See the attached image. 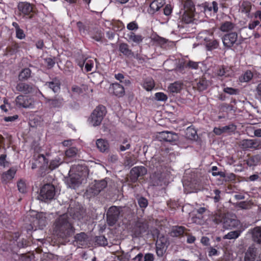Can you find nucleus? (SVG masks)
I'll list each match as a JSON object with an SVG mask.
<instances>
[{
	"instance_id": "obj_43",
	"label": "nucleus",
	"mask_w": 261,
	"mask_h": 261,
	"mask_svg": "<svg viewBox=\"0 0 261 261\" xmlns=\"http://www.w3.org/2000/svg\"><path fill=\"white\" fill-rule=\"evenodd\" d=\"M68 184L70 188L75 189L79 187L80 182L78 178L72 177L68 180Z\"/></svg>"
},
{
	"instance_id": "obj_2",
	"label": "nucleus",
	"mask_w": 261,
	"mask_h": 261,
	"mask_svg": "<svg viewBox=\"0 0 261 261\" xmlns=\"http://www.w3.org/2000/svg\"><path fill=\"white\" fill-rule=\"evenodd\" d=\"M18 15L25 19H31L36 14L35 6L28 2H19L17 6Z\"/></svg>"
},
{
	"instance_id": "obj_23",
	"label": "nucleus",
	"mask_w": 261,
	"mask_h": 261,
	"mask_svg": "<svg viewBox=\"0 0 261 261\" xmlns=\"http://www.w3.org/2000/svg\"><path fill=\"white\" fill-rule=\"evenodd\" d=\"M107 186V182L103 179L99 181H95L92 189L94 190L93 192L95 194H98L101 191Z\"/></svg>"
},
{
	"instance_id": "obj_44",
	"label": "nucleus",
	"mask_w": 261,
	"mask_h": 261,
	"mask_svg": "<svg viewBox=\"0 0 261 261\" xmlns=\"http://www.w3.org/2000/svg\"><path fill=\"white\" fill-rule=\"evenodd\" d=\"M77 153V148L76 147H72L68 148L65 151V155L67 158H74L76 156Z\"/></svg>"
},
{
	"instance_id": "obj_38",
	"label": "nucleus",
	"mask_w": 261,
	"mask_h": 261,
	"mask_svg": "<svg viewBox=\"0 0 261 261\" xmlns=\"http://www.w3.org/2000/svg\"><path fill=\"white\" fill-rule=\"evenodd\" d=\"M251 3L247 1H243L241 6L242 12L245 13H249L251 11Z\"/></svg>"
},
{
	"instance_id": "obj_64",
	"label": "nucleus",
	"mask_w": 261,
	"mask_h": 261,
	"mask_svg": "<svg viewBox=\"0 0 261 261\" xmlns=\"http://www.w3.org/2000/svg\"><path fill=\"white\" fill-rule=\"evenodd\" d=\"M198 67V65L197 62L189 61L188 63H186V68H189L193 69H196Z\"/></svg>"
},
{
	"instance_id": "obj_56",
	"label": "nucleus",
	"mask_w": 261,
	"mask_h": 261,
	"mask_svg": "<svg viewBox=\"0 0 261 261\" xmlns=\"http://www.w3.org/2000/svg\"><path fill=\"white\" fill-rule=\"evenodd\" d=\"M86 60L87 58L84 56L82 55L76 59V62L79 67L83 68L85 64Z\"/></svg>"
},
{
	"instance_id": "obj_41",
	"label": "nucleus",
	"mask_w": 261,
	"mask_h": 261,
	"mask_svg": "<svg viewBox=\"0 0 261 261\" xmlns=\"http://www.w3.org/2000/svg\"><path fill=\"white\" fill-rule=\"evenodd\" d=\"M115 79L119 81L122 84L125 85H128L130 84V82L129 80L125 79L124 75L122 73H119L115 74Z\"/></svg>"
},
{
	"instance_id": "obj_61",
	"label": "nucleus",
	"mask_w": 261,
	"mask_h": 261,
	"mask_svg": "<svg viewBox=\"0 0 261 261\" xmlns=\"http://www.w3.org/2000/svg\"><path fill=\"white\" fill-rule=\"evenodd\" d=\"M253 73L250 70H247L243 75V80L244 82H249L253 77Z\"/></svg>"
},
{
	"instance_id": "obj_59",
	"label": "nucleus",
	"mask_w": 261,
	"mask_h": 261,
	"mask_svg": "<svg viewBox=\"0 0 261 261\" xmlns=\"http://www.w3.org/2000/svg\"><path fill=\"white\" fill-rule=\"evenodd\" d=\"M141 227L142 226L141 224L137 223L136 224L135 227L133 229L134 234L136 237H139L141 234Z\"/></svg>"
},
{
	"instance_id": "obj_24",
	"label": "nucleus",
	"mask_w": 261,
	"mask_h": 261,
	"mask_svg": "<svg viewBox=\"0 0 261 261\" xmlns=\"http://www.w3.org/2000/svg\"><path fill=\"white\" fill-rule=\"evenodd\" d=\"M252 238L254 242L261 245V226L255 227L252 229Z\"/></svg>"
},
{
	"instance_id": "obj_19",
	"label": "nucleus",
	"mask_w": 261,
	"mask_h": 261,
	"mask_svg": "<svg viewBox=\"0 0 261 261\" xmlns=\"http://www.w3.org/2000/svg\"><path fill=\"white\" fill-rule=\"evenodd\" d=\"M47 102L51 108H58L62 107L65 101L61 97H55L54 98L48 99Z\"/></svg>"
},
{
	"instance_id": "obj_17",
	"label": "nucleus",
	"mask_w": 261,
	"mask_h": 261,
	"mask_svg": "<svg viewBox=\"0 0 261 261\" xmlns=\"http://www.w3.org/2000/svg\"><path fill=\"white\" fill-rule=\"evenodd\" d=\"M236 129V126L231 123L222 127H215L214 128L213 132L216 135H221L223 133H233Z\"/></svg>"
},
{
	"instance_id": "obj_14",
	"label": "nucleus",
	"mask_w": 261,
	"mask_h": 261,
	"mask_svg": "<svg viewBox=\"0 0 261 261\" xmlns=\"http://www.w3.org/2000/svg\"><path fill=\"white\" fill-rule=\"evenodd\" d=\"M16 90L24 94H28L33 93L35 91V86L33 84L19 82L17 83L16 86Z\"/></svg>"
},
{
	"instance_id": "obj_35",
	"label": "nucleus",
	"mask_w": 261,
	"mask_h": 261,
	"mask_svg": "<svg viewBox=\"0 0 261 261\" xmlns=\"http://www.w3.org/2000/svg\"><path fill=\"white\" fill-rule=\"evenodd\" d=\"M207 81L205 78H201L197 83V87L199 91H202L207 88Z\"/></svg>"
},
{
	"instance_id": "obj_52",
	"label": "nucleus",
	"mask_w": 261,
	"mask_h": 261,
	"mask_svg": "<svg viewBox=\"0 0 261 261\" xmlns=\"http://www.w3.org/2000/svg\"><path fill=\"white\" fill-rule=\"evenodd\" d=\"M224 219V215L221 213H216L214 215L213 220L217 224H219L223 222Z\"/></svg>"
},
{
	"instance_id": "obj_16",
	"label": "nucleus",
	"mask_w": 261,
	"mask_h": 261,
	"mask_svg": "<svg viewBox=\"0 0 261 261\" xmlns=\"http://www.w3.org/2000/svg\"><path fill=\"white\" fill-rule=\"evenodd\" d=\"M217 74L223 80L224 77H230L233 75V71L232 69L228 66H221L217 70Z\"/></svg>"
},
{
	"instance_id": "obj_29",
	"label": "nucleus",
	"mask_w": 261,
	"mask_h": 261,
	"mask_svg": "<svg viewBox=\"0 0 261 261\" xmlns=\"http://www.w3.org/2000/svg\"><path fill=\"white\" fill-rule=\"evenodd\" d=\"M142 87L148 91H151L155 86L154 82L151 77L146 78L142 84Z\"/></svg>"
},
{
	"instance_id": "obj_22",
	"label": "nucleus",
	"mask_w": 261,
	"mask_h": 261,
	"mask_svg": "<svg viewBox=\"0 0 261 261\" xmlns=\"http://www.w3.org/2000/svg\"><path fill=\"white\" fill-rule=\"evenodd\" d=\"M127 41L129 42H134L137 44L141 43L144 39V37L140 34H136L133 32H130L127 34Z\"/></svg>"
},
{
	"instance_id": "obj_49",
	"label": "nucleus",
	"mask_w": 261,
	"mask_h": 261,
	"mask_svg": "<svg viewBox=\"0 0 261 261\" xmlns=\"http://www.w3.org/2000/svg\"><path fill=\"white\" fill-rule=\"evenodd\" d=\"M238 207L243 210H248L251 207V204L250 202L243 201L237 204Z\"/></svg>"
},
{
	"instance_id": "obj_47",
	"label": "nucleus",
	"mask_w": 261,
	"mask_h": 261,
	"mask_svg": "<svg viewBox=\"0 0 261 261\" xmlns=\"http://www.w3.org/2000/svg\"><path fill=\"white\" fill-rule=\"evenodd\" d=\"M219 46V42L217 40H210L206 42V47L208 50L217 48Z\"/></svg>"
},
{
	"instance_id": "obj_42",
	"label": "nucleus",
	"mask_w": 261,
	"mask_h": 261,
	"mask_svg": "<svg viewBox=\"0 0 261 261\" xmlns=\"http://www.w3.org/2000/svg\"><path fill=\"white\" fill-rule=\"evenodd\" d=\"M186 135L190 139H195L197 136V132L194 128L190 126L187 128Z\"/></svg>"
},
{
	"instance_id": "obj_32",
	"label": "nucleus",
	"mask_w": 261,
	"mask_h": 261,
	"mask_svg": "<svg viewBox=\"0 0 261 261\" xmlns=\"http://www.w3.org/2000/svg\"><path fill=\"white\" fill-rule=\"evenodd\" d=\"M153 168H156V171H160L163 165V161H161L159 157L155 156L151 161Z\"/></svg>"
},
{
	"instance_id": "obj_54",
	"label": "nucleus",
	"mask_w": 261,
	"mask_h": 261,
	"mask_svg": "<svg viewBox=\"0 0 261 261\" xmlns=\"http://www.w3.org/2000/svg\"><path fill=\"white\" fill-rule=\"evenodd\" d=\"M45 63L46 64L47 68L48 69H51L55 65V58H46V59H45Z\"/></svg>"
},
{
	"instance_id": "obj_34",
	"label": "nucleus",
	"mask_w": 261,
	"mask_h": 261,
	"mask_svg": "<svg viewBox=\"0 0 261 261\" xmlns=\"http://www.w3.org/2000/svg\"><path fill=\"white\" fill-rule=\"evenodd\" d=\"M194 16V13H190L185 11L181 17L182 22L186 23H189L193 21V18Z\"/></svg>"
},
{
	"instance_id": "obj_31",
	"label": "nucleus",
	"mask_w": 261,
	"mask_h": 261,
	"mask_svg": "<svg viewBox=\"0 0 261 261\" xmlns=\"http://www.w3.org/2000/svg\"><path fill=\"white\" fill-rule=\"evenodd\" d=\"M12 25L15 29L16 31V37L19 39H24L25 37V35L23 30L20 28L18 24L16 22H12Z\"/></svg>"
},
{
	"instance_id": "obj_51",
	"label": "nucleus",
	"mask_w": 261,
	"mask_h": 261,
	"mask_svg": "<svg viewBox=\"0 0 261 261\" xmlns=\"http://www.w3.org/2000/svg\"><path fill=\"white\" fill-rule=\"evenodd\" d=\"M155 98L158 101H166L168 99V96L163 92H157L155 94Z\"/></svg>"
},
{
	"instance_id": "obj_55",
	"label": "nucleus",
	"mask_w": 261,
	"mask_h": 261,
	"mask_svg": "<svg viewBox=\"0 0 261 261\" xmlns=\"http://www.w3.org/2000/svg\"><path fill=\"white\" fill-rule=\"evenodd\" d=\"M135 159L131 156H125L124 164L126 166L131 167L135 164Z\"/></svg>"
},
{
	"instance_id": "obj_62",
	"label": "nucleus",
	"mask_w": 261,
	"mask_h": 261,
	"mask_svg": "<svg viewBox=\"0 0 261 261\" xmlns=\"http://www.w3.org/2000/svg\"><path fill=\"white\" fill-rule=\"evenodd\" d=\"M170 88L172 92L177 93L179 92L181 89V86L177 83H174L170 85Z\"/></svg>"
},
{
	"instance_id": "obj_57",
	"label": "nucleus",
	"mask_w": 261,
	"mask_h": 261,
	"mask_svg": "<svg viewBox=\"0 0 261 261\" xmlns=\"http://www.w3.org/2000/svg\"><path fill=\"white\" fill-rule=\"evenodd\" d=\"M224 92L229 95H237L239 93V90L231 87H226L223 89Z\"/></svg>"
},
{
	"instance_id": "obj_10",
	"label": "nucleus",
	"mask_w": 261,
	"mask_h": 261,
	"mask_svg": "<svg viewBox=\"0 0 261 261\" xmlns=\"http://www.w3.org/2000/svg\"><path fill=\"white\" fill-rule=\"evenodd\" d=\"M32 223L35 227L43 229L47 224L45 214L42 212L37 213L33 218Z\"/></svg>"
},
{
	"instance_id": "obj_45",
	"label": "nucleus",
	"mask_w": 261,
	"mask_h": 261,
	"mask_svg": "<svg viewBox=\"0 0 261 261\" xmlns=\"http://www.w3.org/2000/svg\"><path fill=\"white\" fill-rule=\"evenodd\" d=\"M225 226L229 228L236 227L238 225L239 221L236 219H228L224 222Z\"/></svg>"
},
{
	"instance_id": "obj_30",
	"label": "nucleus",
	"mask_w": 261,
	"mask_h": 261,
	"mask_svg": "<svg viewBox=\"0 0 261 261\" xmlns=\"http://www.w3.org/2000/svg\"><path fill=\"white\" fill-rule=\"evenodd\" d=\"M184 7L185 9V11L190 12V13H194L195 11V5L192 0H184Z\"/></svg>"
},
{
	"instance_id": "obj_4",
	"label": "nucleus",
	"mask_w": 261,
	"mask_h": 261,
	"mask_svg": "<svg viewBox=\"0 0 261 261\" xmlns=\"http://www.w3.org/2000/svg\"><path fill=\"white\" fill-rule=\"evenodd\" d=\"M56 194V189L53 184H47L43 185L40 189L39 197L43 201L52 200Z\"/></svg>"
},
{
	"instance_id": "obj_58",
	"label": "nucleus",
	"mask_w": 261,
	"mask_h": 261,
	"mask_svg": "<svg viewBox=\"0 0 261 261\" xmlns=\"http://www.w3.org/2000/svg\"><path fill=\"white\" fill-rule=\"evenodd\" d=\"M218 169V168L217 166H213L212 168V175L215 176L219 175L221 177H225V173L222 171L217 172Z\"/></svg>"
},
{
	"instance_id": "obj_8",
	"label": "nucleus",
	"mask_w": 261,
	"mask_h": 261,
	"mask_svg": "<svg viewBox=\"0 0 261 261\" xmlns=\"http://www.w3.org/2000/svg\"><path fill=\"white\" fill-rule=\"evenodd\" d=\"M240 146L245 150L261 148V142L257 139H244L241 142Z\"/></svg>"
},
{
	"instance_id": "obj_9",
	"label": "nucleus",
	"mask_w": 261,
	"mask_h": 261,
	"mask_svg": "<svg viewBox=\"0 0 261 261\" xmlns=\"http://www.w3.org/2000/svg\"><path fill=\"white\" fill-rule=\"evenodd\" d=\"M146 173L147 169L144 166L133 167L130 171V179L133 182H135L139 177H143Z\"/></svg>"
},
{
	"instance_id": "obj_15",
	"label": "nucleus",
	"mask_w": 261,
	"mask_h": 261,
	"mask_svg": "<svg viewBox=\"0 0 261 261\" xmlns=\"http://www.w3.org/2000/svg\"><path fill=\"white\" fill-rule=\"evenodd\" d=\"M109 91L110 93L118 97H122L125 93L124 87L118 83L111 84Z\"/></svg>"
},
{
	"instance_id": "obj_6",
	"label": "nucleus",
	"mask_w": 261,
	"mask_h": 261,
	"mask_svg": "<svg viewBox=\"0 0 261 261\" xmlns=\"http://www.w3.org/2000/svg\"><path fill=\"white\" fill-rule=\"evenodd\" d=\"M15 103L18 108H32L34 105V100L29 96L20 94L16 97Z\"/></svg>"
},
{
	"instance_id": "obj_53",
	"label": "nucleus",
	"mask_w": 261,
	"mask_h": 261,
	"mask_svg": "<svg viewBox=\"0 0 261 261\" xmlns=\"http://www.w3.org/2000/svg\"><path fill=\"white\" fill-rule=\"evenodd\" d=\"M138 203L140 207L142 208H146L148 204L147 199L144 197H141L138 198Z\"/></svg>"
},
{
	"instance_id": "obj_20",
	"label": "nucleus",
	"mask_w": 261,
	"mask_h": 261,
	"mask_svg": "<svg viewBox=\"0 0 261 261\" xmlns=\"http://www.w3.org/2000/svg\"><path fill=\"white\" fill-rule=\"evenodd\" d=\"M256 256V249L250 246L245 253L244 261H254Z\"/></svg>"
},
{
	"instance_id": "obj_36",
	"label": "nucleus",
	"mask_w": 261,
	"mask_h": 261,
	"mask_svg": "<svg viewBox=\"0 0 261 261\" xmlns=\"http://www.w3.org/2000/svg\"><path fill=\"white\" fill-rule=\"evenodd\" d=\"M205 10L209 11H213L214 13H216L218 10V4L216 2L213 1L212 3H207L205 5Z\"/></svg>"
},
{
	"instance_id": "obj_18",
	"label": "nucleus",
	"mask_w": 261,
	"mask_h": 261,
	"mask_svg": "<svg viewBox=\"0 0 261 261\" xmlns=\"http://www.w3.org/2000/svg\"><path fill=\"white\" fill-rule=\"evenodd\" d=\"M165 3L164 0H154L152 1L150 4L149 8L148 10L149 13L151 14H154L163 7Z\"/></svg>"
},
{
	"instance_id": "obj_11",
	"label": "nucleus",
	"mask_w": 261,
	"mask_h": 261,
	"mask_svg": "<svg viewBox=\"0 0 261 261\" xmlns=\"http://www.w3.org/2000/svg\"><path fill=\"white\" fill-rule=\"evenodd\" d=\"M183 186L185 190L188 193L197 192L200 190L201 186L200 181L198 179H192L190 181H185Z\"/></svg>"
},
{
	"instance_id": "obj_60",
	"label": "nucleus",
	"mask_w": 261,
	"mask_h": 261,
	"mask_svg": "<svg viewBox=\"0 0 261 261\" xmlns=\"http://www.w3.org/2000/svg\"><path fill=\"white\" fill-rule=\"evenodd\" d=\"M94 62L92 60H89L86 61L85 68L86 72H90L92 71L93 67Z\"/></svg>"
},
{
	"instance_id": "obj_63",
	"label": "nucleus",
	"mask_w": 261,
	"mask_h": 261,
	"mask_svg": "<svg viewBox=\"0 0 261 261\" xmlns=\"http://www.w3.org/2000/svg\"><path fill=\"white\" fill-rule=\"evenodd\" d=\"M246 164L248 166L251 167L256 165L257 161L256 158L255 156H252L248 159L246 161Z\"/></svg>"
},
{
	"instance_id": "obj_46",
	"label": "nucleus",
	"mask_w": 261,
	"mask_h": 261,
	"mask_svg": "<svg viewBox=\"0 0 261 261\" xmlns=\"http://www.w3.org/2000/svg\"><path fill=\"white\" fill-rule=\"evenodd\" d=\"M61 162L60 161V159H55L54 160H53L50 162L49 165L48 166V168L50 170H53L58 168L61 164Z\"/></svg>"
},
{
	"instance_id": "obj_13",
	"label": "nucleus",
	"mask_w": 261,
	"mask_h": 261,
	"mask_svg": "<svg viewBox=\"0 0 261 261\" xmlns=\"http://www.w3.org/2000/svg\"><path fill=\"white\" fill-rule=\"evenodd\" d=\"M157 138L161 141L173 142L177 140L178 136L175 133L164 131L160 132L157 135Z\"/></svg>"
},
{
	"instance_id": "obj_40",
	"label": "nucleus",
	"mask_w": 261,
	"mask_h": 261,
	"mask_svg": "<svg viewBox=\"0 0 261 261\" xmlns=\"http://www.w3.org/2000/svg\"><path fill=\"white\" fill-rule=\"evenodd\" d=\"M36 161H38L39 163L40 164V167L47 166L48 163V159L46 158L44 155L42 154H40L37 156Z\"/></svg>"
},
{
	"instance_id": "obj_37",
	"label": "nucleus",
	"mask_w": 261,
	"mask_h": 261,
	"mask_svg": "<svg viewBox=\"0 0 261 261\" xmlns=\"http://www.w3.org/2000/svg\"><path fill=\"white\" fill-rule=\"evenodd\" d=\"M87 235L85 232H81L75 236V240L81 245H83L87 242Z\"/></svg>"
},
{
	"instance_id": "obj_28",
	"label": "nucleus",
	"mask_w": 261,
	"mask_h": 261,
	"mask_svg": "<svg viewBox=\"0 0 261 261\" xmlns=\"http://www.w3.org/2000/svg\"><path fill=\"white\" fill-rule=\"evenodd\" d=\"M97 147L101 152H105L109 149V144L107 140L102 139H98L96 141Z\"/></svg>"
},
{
	"instance_id": "obj_12",
	"label": "nucleus",
	"mask_w": 261,
	"mask_h": 261,
	"mask_svg": "<svg viewBox=\"0 0 261 261\" xmlns=\"http://www.w3.org/2000/svg\"><path fill=\"white\" fill-rule=\"evenodd\" d=\"M17 171V167L14 166L11 167L8 171L3 172L1 176L2 183L7 184L10 182L15 177Z\"/></svg>"
},
{
	"instance_id": "obj_39",
	"label": "nucleus",
	"mask_w": 261,
	"mask_h": 261,
	"mask_svg": "<svg viewBox=\"0 0 261 261\" xmlns=\"http://www.w3.org/2000/svg\"><path fill=\"white\" fill-rule=\"evenodd\" d=\"M241 233V230L232 231L228 232L223 237L224 239H235L238 238Z\"/></svg>"
},
{
	"instance_id": "obj_26",
	"label": "nucleus",
	"mask_w": 261,
	"mask_h": 261,
	"mask_svg": "<svg viewBox=\"0 0 261 261\" xmlns=\"http://www.w3.org/2000/svg\"><path fill=\"white\" fill-rule=\"evenodd\" d=\"M186 228L182 226H174L172 228L170 236L173 237L182 236L185 233Z\"/></svg>"
},
{
	"instance_id": "obj_7",
	"label": "nucleus",
	"mask_w": 261,
	"mask_h": 261,
	"mask_svg": "<svg viewBox=\"0 0 261 261\" xmlns=\"http://www.w3.org/2000/svg\"><path fill=\"white\" fill-rule=\"evenodd\" d=\"M222 39L224 46L228 48L240 44L238 40V35L236 32L227 33L223 36Z\"/></svg>"
},
{
	"instance_id": "obj_1",
	"label": "nucleus",
	"mask_w": 261,
	"mask_h": 261,
	"mask_svg": "<svg viewBox=\"0 0 261 261\" xmlns=\"http://www.w3.org/2000/svg\"><path fill=\"white\" fill-rule=\"evenodd\" d=\"M67 214L60 216L54 223V231L62 239L69 238L74 233V228Z\"/></svg>"
},
{
	"instance_id": "obj_27",
	"label": "nucleus",
	"mask_w": 261,
	"mask_h": 261,
	"mask_svg": "<svg viewBox=\"0 0 261 261\" xmlns=\"http://www.w3.org/2000/svg\"><path fill=\"white\" fill-rule=\"evenodd\" d=\"M119 50L126 57L133 56L134 53L129 49V45L126 43H121L119 45Z\"/></svg>"
},
{
	"instance_id": "obj_5",
	"label": "nucleus",
	"mask_w": 261,
	"mask_h": 261,
	"mask_svg": "<svg viewBox=\"0 0 261 261\" xmlns=\"http://www.w3.org/2000/svg\"><path fill=\"white\" fill-rule=\"evenodd\" d=\"M122 208L116 206H112L107 212V221L108 225L113 226L118 221L121 213Z\"/></svg>"
},
{
	"instance_id": "obj_25",
	"label": "nucleus",
	"mask_w": 261,
	"mask_h": 261,
	"mask_svg": "<svg viewBox=\"0 0 261 261\" xmlns=\"http://www.w3.org/2000/svg\"><path fill=\"white\" fill-rule=\"evenodd\" d=\"M32 71L29 68L22 69L18 74V80L19 82H25L28 80L31 76Z\"/></svg>"
},
{
	"instance_id": "obj_21",
	"label": "nucleus",
	"mask_w": 261,
	"mask_h": 261,
	"mask_svg": "<svg viewBox=\"0 0 261 261\" xmlns=\"http://www.w3.org/2000/svg\"><path fill=\"white\" fill-rule=\"evenodd\" d=\"M45 86L51 89L55 93H57L60 90L61 83L58 78L55 77L52 81L46 82Z\"/></svg>"
},
{
	"instance_id": "obj_3",
	"label": "nucleus",
	"mask_w": 261,
	"mask_h": 261,
	"mask_svg": "<svg viewBox=\"0 0 261 261\" xmlns=\"http://www.w3.org/2000/svg\"><path fill=\"white\" fill-rule=\"evenodd\" d=\"M106 113L105 107L99 105L94 110L89 118L90 123L94 126L99 125Z\"/></svg>"
},
{
	"instance_id": "obj_33",
	"label": "nucleus",
	"mask_w": 261,
	"mask_h": 261,
	"mask_svg": "<svg viewBox=\"0 0 261 261\" xmlns=\"http://www.w3.org/2000/svg\"><path fill=\"white\" fill-rule=\"evenodd\" d=\"M234 28V24L230 21H225L222 23L220 27V29L222 32H228L232 30Z\"/></svg>"
},
{
	"instance_id": "obj_48",
	"label": "nucleus",
	"mask_w": 261,
	"mask_h": 261,
	"mask_svg": "<svg viewBox=\"0 0 261 261\" xmlns=\"http://www.w3.org/2000/svg\"><path fill=\"white\" fill-rule=\"evenodd\" d=\"M17 186L18 190L20 193H25L27 192V187L25 183L22 179H20L17 182Z\"/></svg>"
},
{
	"instance_id": "obj_50",
	"label": "nucleus",
	"mask_w": 261,
	"mask_h": 261,
	"mask_svg": "<svg viewBox=\"0 0 261 261\" xmlns=\"http://www.w3.org/2000/svg\"><path fill=\"white\" fill-rule=\"evenodd\" d=\"M96 243L100 246H105L108 244L107 239L103 236H100L96 237Z\"/></svg>"
}]
</instances>
